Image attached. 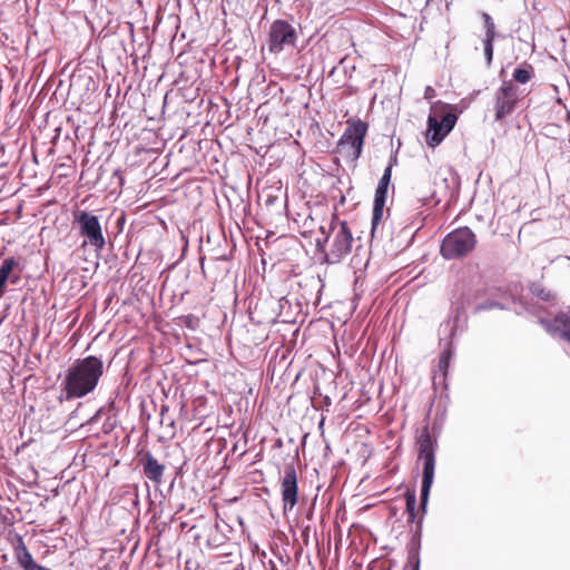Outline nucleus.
Instances as JSON below:
<instances>
[{
    "instance_id": "obj_24",
    "label": "nucleus",
    "mask_w": 570,
    "mask_h": 570,
    "mask_svg": "<svg viewBox=\"0 0 570 570\" xmlns=\"http://www.w3.org/2000/svg\"><path fill=\"white\" fill-rule=\"evenodd\" d=\"M498 304L497 303H491V304H488V305H480V306H476L475 309L476 311H481V309H485V308H493V307H497Z\"/></svg>"
},
{
    "instance_id": "obj_15",
    "label": "nucleus",
    "mask_w": 570,
    "mask_h": 570,
    "mask_svg": "<svg viewBox=\"0 0 570 570\" xmlns=\"http://www.w3.org/2000/svg\"><path fill=\"white\" fill-rule=\"evenodd\" d=\"M17 266V261L13 257L6 258L0 266V284L6 287V283L13 268Z\"/></svg>"
},
{
    "instance_id": "obj_22",
    "label": "nucleus",
    "mask_w": 570,
    "mask_h": 570,
    "mask_svg": "<svg viewBox=\"0 0 570 570\" xmlns=\"http://www.w3.org/2000/svg\"><path fill=\"white\" fill-rule=\"evenodd\" d=\"M391 177H392V165H389L384 169V173H383V175H382L380 180L390 185L391 184Z\"/></svg>"
},
{
    "instance_id": "obj_14",
    "label": "nucleus",
    "mask_w": 570,
    "mask_h": 570,
    "mask_svg": "<svg viewBox=\"0 0 570 570\" xmlns=\"http://www.w3.org/2000/svg\"><path fill=\"white\" fill-rule=\"evenodd\" d=\"M16 556L19 561V564L24 570H41L42 568L33 561L31 553L28 551L27 547L22 541L19 542L16 548Z\"/></svg>"
},
{
    "instance_id": "obj_7",
    "label": "nucleus",
    "mask_w": 570,
    "mask_h": 570,
    "mask_svg": "<svg viewBox=\"0 0 570 570\" xmlns=\"http://www.w3.org/2000/svg\"><path fill=\"white\" fill-rule=\"evenodd\" d=\"M297 41L296 29L286 20H275L268 31V50L273 53H279L287 48L295 47Z\"/></svg>"
},
{
    "instance_id": "obj_9",
    "label": "nucleus",
    "mask_w": 570,
    "mask_h": 570,
    "mask_svg": "<svg viewBox=\"0 0 570 570\" xmlns=\"http://www.w3.org/2000/svg\"><path fill=\"white\" fill-rule=\"evenodd\" d=\"M458 117L455 114H445L441 121L432 114L428 118L426 142L431 147L438 146L445 136L453 129Z\"/></svg>"
},
{
    "instance_id": "obj_5",
    "label": "nucleus",
    "mask_w": 570,
    "mask_h": 570,
    "mask_svg": "<svg viewBox=\"0 0 570 570\" xmlns=\"http://www.w3.org/2000/svg\"><path fill=\"white\" fill-rule=\"evenodd\" d=\"M523 94L513 81H504L494 92V118L501 121L510 116L522 100Z\"/></svg>"
},
{
    "instance_id": "obj_20",
    "label": "nucleus",
    "mask_w": 570,
    "mask_h": 570,
    "mask_svg": "<svg viewBox=\"0 0 570 570\" xmlns=\"http://www.w3.org/2000/svg\"><path fill=\"white\" fill-rule=\"evenodd\" d=\"M493 41L494 39L484 38L483 45H484V56L490 63L492 61L493 57Z\"/></svg>"
},
{
    "instance_id": "obj_2",
    "label": "nucleus",
    "mask_w": 570,
    "mask_h": 570,
    "mask_svg": "<svg viewBox=\"0 0 570 570\" xmlns=\"http://www.w3.org/2000/svg\"><path fill=\"white\" fill-rule=\"evenodd\" d=\"M475 245L476 236L469 227L456 228L444 237L441 255L445 259L461 258L471 253Z\"/></svg>"
},
{
    "instance_id": "obj_25",
    "label": "nucleus",
    "mask_w": 570,
    "mask_h": 570,
    "mask_svg": "<svg viewBox=\"0 0 570 570\" xmlns=\"http://www.w3.org/2000/svg\"><path fill=\"white\" fill-rule=\"evenodd\" d=\"M4 293V286L0 284V297L3 295Z\"/></svg>"
},
{
    "instance_id": "obj_3",
    "label": "nucleus",
    "mask_w": 570,
    "mask_h": 570,
    "mask_svg": "<svg viewBox=\"0 0 570 570\" xmlns=\"http://www.w3.org/2000/svg\"><path fill=\"white\" fill-rule=\"evenodd\" d=\"M367 132V124L362 120L348 122L347 128L340 138L338 153L351 161L360 158Z\"/></svg>"
},
{
    "instance_id": "obj_6",
    "label": "nucleus",
    "mask_w": 570,
    "mask_h": 570,
    "mask_svg": "<svg viewBox=\"0 0 570 570\" xmlns=\"http://www.w3.org/2000/svg\"><path fill=\"white\" fill-rule=\"evenodd\" d=\"M73 223L78 226L80 235L96 249L100 250L106 245L101 224L97 216L87 212L78 210L73 214Z\"/></svg>"
},
{
    "instance_id": "obj_10",
    "label": "nucleus",
    "mask_w": 570,
    "mask_h": 570,
    "mask_svg": "<svg viewBox=\"0 0 570 570\" xmlns=\"http://www.w3.org/2000/svg\"><path fill=\"white\" fill-rule=\"evenodd\" d=\"M282 501L284 512L293 510L298 502L297 473L293 465L284 469V476L281 481Z\"/></svg>"
},
{
    "instance_id": "obj_19",
    "label": "nucleus",
    "mask_w": 570,
    "mask_h": 570,
    "mask_svg": "<svg viewBox=\"0 0 570 570\" xmlns=\"http://www.w3.org/2000/svg\"><path fill=\"white\" fill-rule=\"evenodd\" d=\"M451 355H452L451 351L446 350L440 356L439 368H440L441 372H443L444 375H445L446 370L449 367Z\"/></svg>"
},
{
    "instance_id": "obj_26",
    "label": "nucleus",
    "mask_w": 570,
    "mask_h": 570,
    "mask_svg": "<svg viewBox=\"0 0 570 570\" xmlns=\"http://www.w3.org/2000/svg\"><path fill=\"white\" fill-rule=\"evenodd\" d=\"M317 247H318L320 249H323V244H322V242H321L320 239H317Z\"/></svg>"
},
{
    "instance_id": "obj_11",
    "label": "nucleus",
    "mask_w": 570,
    "mask_h": 570,
    "mask_svg": "<svg viewBox=\"0 0 570 570\" xmlns=\"http://www.w3.org/2000/svg\"><path fill=\"white\" fill-rule=\"evenodd\" d=\"M389 186H390L389 184L380 180L379 185L376 187L375 196H374V205H373V216H372L373 229L382 220Z\"/></svg>"
},
{
    "instance_id": "obj_13",
    "label": "nucleus",
    "mask_w": 570,
    "mask_h": 570,
    "mask_svg": "<svg viewBox=\"0 0 570 570\" xmlns=\"http://www.w3.org/2000/svg\"><path fill=\"white\" fill-rule=\"evenodd\" d=\"M554 325L553 328L546 324L547 331L550 333L560 332V336L570 344V313H559L554 318Z\"/></svg>"
},
{
    "instance_id": "obj_16",
    "label": "nucleus",
    "mask_w": 570,
    "mask_h": 570,
    "mask_svg": "<svg viewBox=\"0 0 570 570\" xmlns=\"http://www.w3.org/2000/svg\"><path fill=\"white\" fill-rule=\"evenodd\" d=\"M481 18L484 22L485 38L495 39V24L491 16L487 12H482Z\"/></svg>"
},
{
    "instance_id": "obj_21",
    "label": "nucleus",
    "mask_w": 570,
    "mask_h": 570,
    "mask_svg": "<svg viewBox=\"0 0 570 570\" xmlns=\"http://www.w3.org/2000/svg\"><path fill=\"white\" fill-rule=\"evenodd\" d=\"M533 294L540 297L543 301H550L553 295L550 293V291H547L544 288L535 287L533 291Z\"/></svg>"
},
{
    "instance_id": "obj_17",
    "label": "nucleus",
    "mask_w": 570,
    "mask_h": 570,
    "mask_svg": "<svg viewBox=\"0 0 570 570\" xmlns=\"http://www.w3.org/2000/svg\"><path fill=\"white\" fill-rule=\"evenodd\" d=\"M406 501V512L409 514V521L414 522L415 520V505H416V497L414 492H407L405 494Z\"/></svg>"
},
{
    "instance_id": "obj_8",
    "label": "nucleus",
    "mask_w": 570,
    "mask_h": 570,
    "mask_svg": "<svg viewBox=\"0 0 570 570\" xmlns=\"http://www.w3.org/2000/svg\"><path fill=\"white\" fill-rule=\"evenodd\" d=\"M334 237L331 242L330 250L325 255V259L330 264L341 262L352 248L353 236L346 222H340L332 226Z\"/></svg>"
},
{
    "instance_id": "obj_23",
    "label": "nucleus",
    "mask_w": 570,
    "mask_h": 570,
    "mask_svg": "<svg viewBox=\"0 0 570 570\" xmlns=\"http://www.w3.org/2000/svg\"><path fill=\"white\" fill-rule=\"evenodd\" d=\"M436 96L435 89L431 86L425 87L424 98L431 101Z\"/></svg>"
},
{
    "instance_id": "obj_18",
    "label": "nucleus",
    "mask_w": 570,
    "mask_h": 570,
    "mask_svg": "<svg viewBox=\"0 0 570 570\" xmlns=\"http://www.w3.org/2000/svg\"><path fill=\"white\" fill-rule=\"evenodd\" d=\"M532 77V68H517L513 72V79L520 83H527Z\"/></svg>"
},
{
    "instance_id": "obj_1",
    "label": "nucleus",
    "mask_w": 570,
    "mask_h": 570,
    "mask_svg": "<svg viewBox=\"0 0 570 570\" xmlns=\"http://www.w3.org/2000/svg\"><path fill=\"white\" fill-rule=\"evenodd\" d=\"M104 374V362L96 356L77 360L67 370L62 382L66 400L81 399L91 393Z\"/></svg>"
},
{
    "instance_id": "obj_4",
    "label": "nucleus",
    "mask_w": 570,
    "mask_h": 570,
    "mask_svg": "<svg viewBox=\"0 0 570 570\" xmlns=\"http://www.w3.org/2000/svg\"><path fill=\"white\" fill-rule=\"evenodd\" d=\"M419 459L423 461L421 507L425 510L435 469L434 445L429 433L422 434L419 440Z\"/></svg>"
},
{
    "instance_id": "obj_12",
    "label": "nucleus",
    "mask_w": 570,
    "mask_h": 570,
    "mask_svg": "<svg viewBox=\"0 0 570 570\" xmlns=\"http://www.w3.org/2000/svg\"><path fill=\"white\" fill-rule=\"evenodd\" d=\"M165 466L151 454H147L144 462V474L156 484L161 483Z\"/></svg>"
}]
</instances>
